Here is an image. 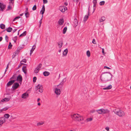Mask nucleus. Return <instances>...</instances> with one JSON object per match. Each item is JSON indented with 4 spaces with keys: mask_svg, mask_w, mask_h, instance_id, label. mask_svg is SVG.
<instances>
[{
    "mask_svg": "<svg viewBox=\"0 0 131 131\" xmlns=\"http://www.w3.org/2000/svg\"><path fill=\"white\" fill-rule=\"evenodd\" d=\"M36 79H37L36 77H34L33 78V82H35L36 81Z\"/></svg>",
    "mask_w": 131,
    "mask_h": 131,
    "instance_id": "nucleus-45",
    "label": "nucleus"
},
{
    "mask_svg": "<svg viewBox=\"0 0 131 131\" xmlns=\"http://www.w3.org/2000/svg\"><path fill=\"white\" fill-rule=\"evenodd\" d=\"M5 40L6 42H8V38L7 36L6 35L5 36Z\"/></svg>",
    "mask_w": 131,
    "mask_h": 131,
    "instance_id": "nucleus-43",
    "label": "nucleus"
},
{
    "mask_svg": "<svg viewBox=\"0 0 131 131\" xmlns=\"http://www.w3.org/2000/svg\"><path fill=\"white\" fill-rule=\"evenodd\" d=\"M26 31H25L23 32V33L22 34H21L19 36V37H21L23 36H24L26 35Z\"/></svg>",
    "mask_w": 131,
    "mask_h": 131,
    "instance_id": "nucleus-26",
    "label": "nucleus"
},
{
    "mask_svg": "<svg viewBox=\"0 0 131 131\" xmlns=\"http://www.w3.org/2000/svg\"><path fill=\"white\" fill-rule=\"evenodd\" d=\"M14 2H9V5L8 6L7 10H11L12 8L13 7Z\"/></svg>",
    "mask_w": 131,
    "mask_h": 131,
    "instance_id": "nucleus-6",
    "label": "nucleus"
},
{
    "mask_svg": "<svg viewBox=\"0 0 131 131\" xmlns=\"http://www.w3.org/2000/svg\"><path fill=\"white\" fill-rule=\"evenodd\" d=\"M20 18V16H18L16 17L13 20V21H15L17 19H19Z\"/></svg>",
    "mask_w": 131,
    "mask_h": 131,
    "instance_id": "nucleus-41",
    "label": "nucleus"
},
{
    "mask_svg": "<svg viewBox=\"0 0 131 131\" xmlns=\"http://www.w3.org/2000/svg\"><path fill=\"white\" fill-rule=\"evenodd\" d=\"M29 15V13H25V15L26 18H27L28 17Z\"/></svg>",
    "mask_w": 131,
    "mask_h": 131,
    "instance_id": "nucleus-39",
    "label": "nucleus"
},
{
    "mask_svg": "<svg viewBox=\"0 0 131 131\" xmlns=\"http://www.w3.org/2000/svg\"><path fill=\"white\" fill-rule=\"evenodd\" d=\"M105 19V17L104 16H102L99 19V21L100 23H101L104 21Z\"/></svg>",
    "mask_w": 131,
    "mask_h": 131,
    "instance_id": "nucleus-20",
    "label": "nucleus"
},
{
    "mask_svg": "<svg viewBox=\"0 0 131 131\" xmlns=\"http://www.w3.org/2000/svg\"><path fill=\"white\" fill-rule=\"evenodd\" d=\"M20 51V50L19 49V48H17V51H15L14 54L13 55V56H14V57H15L17 55L19 52Z\"/></svg>",
    "mask_w": 131,
    "mask_h": 131,
    "instance_id": "nucleus-16",
    "label": "nucleus"
},
{
    "mask_svg": "<svg viewBox=\"0 0 131 131\" xmlns=\"http://www.w3.org/2000/svg\"><path fill=\"white\" fill-rule=\"evenodd\" d=\"M66 79L64 78L62 81L57 86V87L55 89V92L57 95H59L60 93V88L62 87L63 84L66 81Z\"/></svg>",
    "mask_w": 131,
    "mask_h": 131,
    "instance_id": "nucleus-2",
    "label": "nucleus"
},
{
    "mask_svg": "<svg viewBox=\"0 0 131 131\" xmlns=\"http://www.w3.org/2000/svg\"><path fill=\"white\" fill-rule=\"evenodd\" d=\"M29 95L27 92H25L23 94L21 95V97L23 99H26L28 96Z\"/></svg>",
    "mask_w": 131,
    "mask_h": 131,
    "instance_id": "nucleus-10",
    "label": "nucleus"
},
{
    "mask_svg": "<svg viewBox=\"0 0 131 131\" xmlns=\"http://www.w3.org/2000/svg\"><path fill=\"white\" fill-rule=\"evenodd\" d=\"M40 70V69H38V68H36L35 69L34 71V72L36 73H37Z\"/></svg>",
    "mask_w": 131,
    "mask_h": 131,
    "instance_id": "nucleus-31",
    "label": "nucleus"
},
{
    "mask_svg": "<svg viewBox=\"0 0 131 131\" xmlns=\"http://www.w3.org/2000/svg\"><path fill=\"white\" fill-rule=\"evenodd\" d=\"M40 89H39V91L41 93H42V92L43 91V87L42 86V88H40Z\"/></svg>",
    "mask_w": 131,
    "mask_h": 131,
    "instance_id": "nucleus-40",
    "label": "nucleus"
},
{
    "mask_svg": "<svg viewBox=\"0 0 131 131\" xmlns=\"http://www.w3.org/2000/svg\"><path fill=\"white\" fill-rule=\"evenodd\" d=\"M68 50L67 49H66L64 50V51L63 52V56H66L68 53Z\"/></svg>",
    "mask_w": 131,
    "mask_h": 131,
    "instance_id": "nucleus-23",
    "label": "nucleus"
},
{
    "mask_svg": "<svg viewBox=\"0 0 131 131\" xmlns=\"http://www.w3.org/2000/svg\"><path fill=\"white\" fill-rule=\"evenodd\" d=\"M63 44L62 41H60L58 43V46L59 48H61L62 47Z\"/></svg>",
    "mask_w": 131,
    "mask_h": 131,
    "instance_id": "nucleus-18",
    "label": "nucleus"
},
{
    "mask_svg": "<svg viewBox=\"0 0 131 131\" xmlns=\"http://www.w3.org/2000/svg\"><path fill=\"white\" fill-rule=\"evenodd\" d=\"M104 68H105V69H110V68L109 67H107V66H104Z\"/></svg>",
    "mask_w": 131,
    "mask_h": 131,
    "instance_id": "nucleus-56",
    "label": "nucleus"
},
{
    "mask_svg": "<svg viewBox=\"0 0 131 131\" xmlns=\"http://www.w3.org/2000/svg\"><path fill=\"white\" fill-rule=\"evenodd\" d=\"M92 119L91 118H90L88 119V121H92Z\"/></svg>",
    "mask_w": 131,
    "mask_h": 131,
    "instance_id": "nucleus-53",
    "label": "nucleus"
},
{
    "mask_svg": "<svg viewBox=\"0 0 131 131\" xmlns=\"http://www.w3.org/2000/svg\"><path fill=\"white\" fill-rule=\"evenodd\" d=\"M105 129L107 131H109V128L108 127H106L105 128Z\"/></svg>",
    "mask_w": 131,
    "mask_h": 131,
    "instance_id": "nucleus-58",
    "label": "nucleus"
},
{
    "mask_svg": "<svg viewBox=\"0 0 131 131\" xmlns=\"http://www.w3.org/2000/svg\"><path fill=\"white\" fill-rule=\"evenodd\" d=\"M114 113L120 117L122 116L125 115L124 112L119 109L115 110L114 111Z\"/></svg>",
    "mask_w": 131,
    "mask_h": 131,
    "instance_id": "nucleus-4",
    "label": "nucleus"
},
{
    "mask_svg": "<svg viewBox=\"0 0 131 131\" xmlns=\"http://www.w3.org/2000/svg\"><path fill=\"white\" fill-rule=\"evenodd\" d=\"M2 40V37H0V41H1Z\"/></svg>",
    "mask_w": 131,
    "mask_h": 131,
    "instance_id": "nucleus-62",
    "label": "nucleus"
},
{
    "mask_svg": "<svg viewBox=\"0 0 131 131\" xmlns=\"http://www.w3.org/2000/svg\"><path fill=\"white\" fill-rule=\"evenodd\" d=\"M39 23L40 24H41V23H42V21L41 20H40L39 21Z\"/></svg>",
    "mask_w": 131,
    "mask_h": 131,
    "instance_id": "nucleus-64",
    "label": "nucleus"
},
{
    "mask_svg": "<svg viewBox=\"0 0 131 131\" xmlns=\"http://www.w3.org/2000/svg\"><path fill=\"white\" fill-rule=\"evenodd\" d=\"M43 74L45 76H47L50 74V73L48 72L45 71L43 72Z\"/></svg>",
    "mask_w": 131,
    "mask_h": 131,
    "instance_id": "nucleus-22",
    "label": "nucleus"
},
{
    "mask_svg": "<svg viewBox=\"0 0 131 131\" xmlns=\"http://www.w3.org/2000/svg\"><path fill=\"white\" fill-rule=\"evenodd\" d=\"M8 108H5L2 109V111H5L7 110Z\"/></svg>",
    "mask_w": 131,
    "mask_h": 131,
    "instance_id": "nucleus-52",
    "label": "nucleus"
},
{
    "mask_svg": "<svg viewBox=\"0 0 131 131\" xmlns=\"http://www.w3.org/2000/svg\"><path fill=\"white\" fill-rule=\"evenodd\" d=\"M22 70L24 72L25 74H26L27 73L26 69V67L25 66H23L22 68Z\"/></svg>",
    "mask_w": 131,
    "mask_h": 131,
    "instance_id": "nucleus-24",
    "label": "nucleus"
},
{
    "mask_svg": "<svg viewBox=\"0 0 131 131\" xmlns=\"http://www.w3.org/2000/svg\"><path fill=\"white\" fill-rule=\"evenodd\" d=\"M86 54L87 56L89 57H90V53L89 51L88 50L86 52Z\"/></svg>",
    "mask_w": 131,
    "mask_h": 131,
    "instance_id": "nucleus-35",
    "label": "nucleus"
},
{
    "mask_svg": "<svg viewBox=\"0 0 131 131\" xmlns=\"http://www.w3.org/2000/svg\"><path fill=\"white\" fill-rule=\"evenodd\" d=\"M45 11V6L44 5H43L42 6L41 10L40 12V13H41L42 15H43V14L44 13Z\"/></svg>",
    "mask_w": 131,
    "mask_h": 131,
    "instance_id": "nucleus-17",
    "label": "nucleus"
},
{
    "mask_svg": "<svg viewBox=\"0 0 131 131\" xmlns=\"http://www.w3.org/2000/svg\"><path fill=\"white\" fill-rule=\"evenodd\" d=\"M64 20L63 19H60L58 21L59 24L60 25H62L63 23Z\"/></svg>",
    "mask_w": 131,
    "mask_h": 131,
    "instance_id": "nucleus-19",
    "label": "nucleus"
},
{
    "mask_svg": "<svg viewBox=\"0 0 131 131\" xmlns=\"http://www.w3.org/2000/svg\"><path fill=\"white\" fill-rule=\"evenodd\" d=\"M96 4H93V13L95 10V7L96 6Z\"/></svg>",
    "mask_w": 131,
    "mask_h": 131,
    "instance_id": "nucleus-44",
    "label": "nucleus"
},
{
    "mask_svg": "<svg viewBox=\"0 0 131 131\" xmlns=\"http://www.w3.org/2000/svg\"><path fill=\"white\" fill-rule=\"evenodd\" d=\"M12 46V45L11 43L10 42L9 45L8 47V48H9V49L11 48Z\"/></svg>",
    "mask_w": 131,
    "mask_h": 131,
    "instance_id": "nucleus-38",
    "label": "nucleus"
},
{
    "mask_svg": "<svg viewBox=\"0 0 131 131\" xmlns=\"http://www.w3.org/2000/svg\"><path fill=\"white\" fill-rule=\"evenodd\" d=\"M16 78L17 75L16 74H15L14 75L13 77L10 78V80H11V79H14V80H16L17 79Z\"/></svg>",
    "mask_w": 131,
    "mask_h": 131,
    "instance_id": "nucleus-25",
    "label": "nucleus"
},
{
    "mask_svg": "<svg viewBox=\"0 0 131 131\" xmlns=\"http://www.w3.org/2000/svg\"><path fill=\"white\" fill-rule=\"evenodd\" d=\"M102 52L103 53H104V49L103 48H102Z\"/></svg>",
    "mask_w": 131,
    "mask_h": 131,
    "instance_id": "nucleus-59",
    "label": "nucleus"
},
{
    "mask_svg": "<svg viewBox=\"0 0 131 131\" xmlns=\"http://www.w3.org/2000/svg\"><path fill=\"white\" fill-rule=\"evenodd\" d=\"M44 124V122H41L37 123V125L38 126H39L43 125Z\"/></svg>",
    "mask_w": 131,
    "mask_h": 131,
    "instance_id": "nucleus-33",
    "label": "nucleus"
},
{
    "mask_svg": "<svg viewBox=\"0 0 131 131\" xmlns=\"http://www.w3.org/2000/svg\"><path fill=\"white\" fill-rule=\"evenodd\" d=\"M93 4H96L97 3V1L96 0H93Z\"/></svg>",
    "mask_w": 131,
    "mask_h": 131,
    "instance_id": "nucleus-46",
    "label": "nucleus"
},
{
    "mask_svg": "<svg viewBox=\"0 0 131 131\" xmlns=\"http://www.w3.org/2000/svg\"><path fill=\"white\" fill-rule=\"evenodd\" d=\"M36 9V6L35 5L32 8V9L33 10H35Z\"/></svg>",
    "mask_w": 131,
    "mask_h": 131,
    "instance_id": "nucleus-42",
    "label": "nucleus"
},
{
    "mask_svg": "<svg viewBox=\"0 0 131 131\" xmlns=\"http://www.w3.org/2000/svg\"><path fill=\"white\" fill-rule=\"evenodd\" d=\"M5 6L3 4L0 3V10L3 11L5 9Z\"/></svg>",
    "mask_w": 131,
    "mask_h": 131,
    "instance_id": "nucleus-13",
    "label": "nucleus"
},
{
    "mask_svg": "<svg viewBox=\"0 0 131 131\" xmlns=\"http://www.w3.org/2000/svg\"><path fill=\"white\" fill-rule=\"evenodd\" d=\"M0 28L2 29H4L5 28V25L3 24H1L0 25Z\"/></svg>",
    "mask_w": 131,
    "mask_h": 131,
    "instance_id": "nucleus-32",
    "label": "nucleus"
},
{
    "mask_svg": "<svg viewBox=\"0 0 131 131\" xmlns=\"http://www.w3.org/2000/svg\"><path fill=\"white\" fill-rule=\"evenodd\" d=\"M96 111L100 114H104L107 113L109 111L108 110L106 109L102 108L96 110Z\"/></svg>",
    "mask_w": 131,
    "mask_h": 131,
    "instance_id": "nucleus-5",
    "label": "nucleus"
},
{
    "mask_svg": "<svg viewBox=\"0 0 131 131\" xmlns=\"http://www.w3.org/2000/svg\"><path fill=\"white\" fill-rule=\"evenodd\" d=\"M41 66L42 64H39L38 65L37 68H38V69H40V68H41Z\"/></svg>",
    "mask_w": 131,
    "mask_h": 131,
    "instance_id": "nucleus-37",
    "label": "nucleus"
},
{
    "mask_svg": "<svg viewBox=\"0 0 131 131\" xmlns=\"http://www.w3.org/2000/svg\"><path fill=\"white\" fill-rule=\"evenodd\" d=\"M6 121V119L4 117L0 118V127Z\"/></svg>",
    "mask_w": 131,
    "mask_h": 131,
    "instance_id": "nucleus-7",
    "label": "nucleus"
},
{
    "mask_svg": "<svg viewBox=\"0 0 131 131\" xmlns=\"http://www.w3.org/2000/svg\"><path fill=\"white\" fill-rule=\"evenodd\" d=\"M16 30H17L16 29H14L13 30V32H15L16 31Z\"/></svg>",
    "mask_w": 131,
    "mask_h": 131,
    "instance_id": "nucleus-61",
    "label": "nucleus"
},
{
    "mask_svg": "<svg viewBox=\"0 0 131 131\" xmlns=\"http://www.w3.org/2000/svg\"><path fill=\"white\" fill-rule=\"evenodd\" d=\"M43 3L44 4H46L47 3V0H43Z\"/></svg>",
    "mask_w": 131,
    "mask_h": 131,
    "instance_id": "nucleus-49",
    "label": "nucleus"
},
{
    "mask_svg": "<svg viewBox=\"0 0 131 131\" xmlns=\"http://www.w3.org/2000/svg\"><path fill=\"white\" fill-rule=\"evenodd\" d=\"M14 39L15 40V41H16L17 39H16V37H15L14 38Z\"/></svg>",
    "mask_w": 131,
    "mask_h": 131,
    "instance_id": "nucleus-60",
    "label": "nucleus"
},
{
    "mask_svg": "<svg viewBox=\"0 0 131 131\" xmlns=\"http://www.w3.org/2000/svg\"><path fill=\"white\" fill-rule=\"evenodd\" d=\"M4 117L5 118V119L6 118L8 119L10 115L8 114H6L4 115Z\"/></svg>",
    "mask_w": 131,
    "mask_h": 131,
    "instance_id": "nucleus-29",
    "label": "nucleus"
},
{
    "mask_svg": "<svg viewBox=\"0 0 131 131\" xmlns=\"http://www.w3.org/2000/svg\"><path fill=\"white\" fill-rule=\"evenodd\" d=\"M8 64L7 65L6 69L5 71V72L7 71V70L8 69Z\"/></svg>",
    "mask_w": 131,
    "mask_h": 131,
    "instance_id": "nucleus-48",
    "label": "nucleus"
},
{
    "mask_svg": "<svg viewBox=\"0 0 131 131\" xmlns=\"http://www.w3.org/2000/svg\"><path fill=\"white\" fill-rule=\"evenodd\" d=\"M22 61L23 62L26 63V60L25 59H23L22 60Z\"/></svg>",
    "mask_w": 131,
    "mask_h": 131,
    "instance_id": "nucleus-55",
    "label": "nucleus"
},
{
    "mask_svg": "<svg viewBox=\"0 0 131 131\" xmlns=\"http://www.w3.org/2000/svg\"><path fill=\"white\" fill-rule=\"evenodd\" d=\"M92 42L94 44H96V42L95 41V39H93V40Z\"/></svg>",
    "mask_w": 131,
    "mask_h": 131,
    "instance_id": "nucleus-51",
    "label": "nucleus"
},
{
    "mask_svg": "<svg viewBox=\"0 0 131 131\" xmlns=\"http://www.w3.org/2000/svg\"><path fill=\"white\" fill-rule=\"evenodd\" d=\"M16 80H13L9 81L7 84V85L8 86H9L12 85L15 81Z\"/></svg>",
    "mask_w": 131,
    "mask_h": 131,
    "instance_id": "nucleus-11",
    "label": "nucleus"
},
{
    "mask_svg": "<svg viewBox=\"0 0 131 131\" xmlns=\"http://www.w3.org/2000/svg\"><path fill=\"white\" fill-rule=\"evenodd\" d=\"M112 85H110L106 87L103 88V89L104 90H109L111 89L112 88Z\"/></svg>",
    "mask_w": 131,
    "mask_h": 131,
    "instance_id": "nucleus-21",
    "label": "nucleus"
},
{
    "mask_svg": "<svg viewBox=\"0 0 131 131\" xmlns=\"http://www.w3.org/2000/svg\"><path fill=\"white\" fill-rule=\"evenodd\" d=\"M96 111L94 110H92L91 111V113H93L95 112Z\"/></svg>",
    "mask_w": 131,
    "mask_h": 131,
    "instance_id": "nucleus-50",
    "label": "nucleus"
},
{
    "mask_svg": "<svg viewBox=\"0 0 131 131\" xmlns=\"http://www.w3.org/2000/svg\"><path fill=\"white\" fill-rule=\"evenodd\" d=\"M42 85L41 84H38V85L37 86H36V90L40 89V88H42Z\"/></svg>",
    "mask_w": 131,
    "mask_h": 131,
    "instance_id": "nucleus-27",
    "label": "nucleus"
},
{
    "mask_svg": "<svg viewBox=\"0 0 131 131\" xmlns=\"http://www.w3.org/2000/svg\"><path fill=\"white\" fill-rule=\"evenodd\" d=\"M78 21L77 19H75L74 21V27H76L78 25Z\"/></svg>",
    "mask_w": 131,
    "mask_h": 131,
    "instance_id": "nucleus-15",
    "label": "nucleus"
},
{
    "mask_svg": "<svg viewBox=\"0 0 131 131\" xmlns=\"http://www.w3.org/2000/svg\"><path fill=\"white\" fill-rule=\"evenodd\" d=\"M10 100V99L7 98H5L1 100V101H0V103H2V102H7L8 101Z\"/></svg>",
    "mask_w": 131,
    "mask_h": 131,
    "instance_id": "nucleus-14",
    "label": "nucleus"
},
{
    "mask_svg": "<svg viewBox=\"0 0 131 131\" xmlns=\"http://www.w3.org/2000/svg\"><path fill=\"white\" fill-rule=\"evenodd\" d=\"M19 84L17 83H15L13 85L12 88L14 89H17L19 86Z\"/></svg>",
    "mask_w": 131,
    "mask_h": 131,
    "instance_id": "nucleus-12",
    "label": "nucleus"
},
{
    "mask_svg": "<svg viewBox=\"0 0 131 131\" xmlns=\"http://www.w3.org/2000/svg\"><path fill=\"white\" fill-rule=\"evenodd\" d=\"M112 75L108 72H103L100 76L101 80L104 82H106L111 81L112 79Z\"/></svg>",
    "mask_w": 131,
    "mask_h": 131,
    "instance_id": "nucleus-1",
    "label": "nucleus"
},
{
    "mask_svg": "<svg viewBox=\"0 0 131 131\" xmlns=\"http://www.w3.org/2000/svg\"><path fill=\"white\" fill-rule=\"evenodd\" d=\"M33 51L32 50H31L30 52V56L31 55V54L33 52Z\"/></svg>",
    "mask_w": 131,
    "mask_h": 131,
    "instance_id": "nucleus-57",
    "label": "nucleus"
},
{
    "mask_svg": "<svg viewBox=\"0 0 131 131\" xmlns=\"http://www.w3.org/2000/svg\"><path fill=\"white\" fill-rule=\"evenodd\" d=\"M36 48V46H35L34 45L33 46L31 50H32L33 51H34V49H35Z\"/></svg>",
    "mask_w": 131,
    "mask_h": 131,
    "instance_id": "nucleus-47",
    "label": "nucleus"
},
{
    "mask_svg": "<svg viewBox=\"0 0 131 131\" xmlns=\"http://www.w3.org/2000/svg\"><path fill=\"white\" fill-rule=\"evenodd\" d=\"M105 3L104 1H102L100 2L99 4L100 5L102 6L104 5Z\"/></svg>",
    "mask_w": 131,
    "mask_h": 131,
    "instance_id": "nucleus-36",
    "label": "nucleus"
},
{
    "mask_svg": "<svg viewBox=\"0 0 131 131\" xmlns=\"http://www.w3.org/2000/svg\"><path fill=\"white\" fill-rule=\"evenodd\" d=\"M89 14H88V15H85L84 18V20L85 22L88 19L89 17Z\"/></svg>",
    "mask_w": 131,
    "mask_h": 131,
    "instance_id": "nucleus-28",
    "label": "nucleus"
},
{
    "mask_svg": "<svg viewBox=\"0 0 131 131\" xmlns=\"http://www.w3.org/2000/svg\"><path fill=\"white\" fill-rule=\"evenodd\" d=\"M72 119L76 121H82L83 120L82 116L78 114H74L71 116Z\"/></svg>",
    "mask_w": 131,
    "mask_h": 131,
    "instance_id": "nucleus-3",
    "label": "nucleus"
},
{
    "mask_svg": "<svg viewBox=\"0 0 131 131\" xmlns=\"http://www.w3.org/2000/svg\"><path fill=\"white\" fill-rule=\"evenodd\" d=\"M12 30V28L11 27H9L6 30L8 32H10Z\"/></svg>",
    "mask_w": 131,
    "mask_h": 131,
    "instance_id": "nucleus-30",
    "label": "nucleus"
},
{
    "mask_svg": "<svg viewBox=\"0 0 131 131\" xmlns=\"http://www.w3.org/2000/svg\"><path fill=\"white\" fill-rule=\"evenodd\" d=\"M22 80V77L20 75H19L17 77L16 81H19V83H21Z\"/></svg>",
    "mask_w": 131,
    "mask_h": 131,
    "instance_id": "nucleus-9",
    "label": "nucleus"
},
{
    "mask_svg": "<svg viewBox=\"0 0 131 131\" xmlns=\"http://www.w3.org/2000/svg\"><path fill=\"white\" fill-rule=\"evenodd\" d=\"M40 100V98H38V99L37 100V102H39Z\"/></svg>",
    "mask_w": 131,
    "mask_h": 131,
    "instance_id": "nucleus-63",
    "label": "nucleus"
},
{
    "mask_svg": "<svg viewBox=\"0 0 131 131\" xmlns=\"http://www.w3.org/2000/svg\"><path fill=\"white\" fill-rule=\"evenodd\" d=\"M59 9L61 12H64L67 10V8L64 6H60L59 7Z\"/></svg>",
    "mask_w": 131,
    "mask_h": 131,
    "instance_id": "nucleus-8",
    "label": "nucleus"
},
{
    "mask_svg": "<svg viewBox=\"0 0 131 131\" xmlns=\"http://www.w3.org/2000/svg\"><path fill=\"white\" fill-rule=\"evenodd\" d=\"M67 27H65L63 29V34H65L66 33V32L67 31Z\"/></svg>",
    "mask_w": 131,
    "mask_h": 131,
    "instance_id": "nucleus-34",
    "label": "nucleus"
},
{
    "mask_svg": "<svg viewBox=\"0 0 131 131\" xmlns=\"http://www.w3.org/2000/svg\"><path fill=\"white\" fill-rule=\"evenodd\" d=\"M25 13H29L28 11V8H26V10H25Z\"/></svg>",
    "mask_w": 131,
    "mask_h": 131,
    "instance_id": "nucleus-54",
    "label": "nucleus"
}]
</instances>
